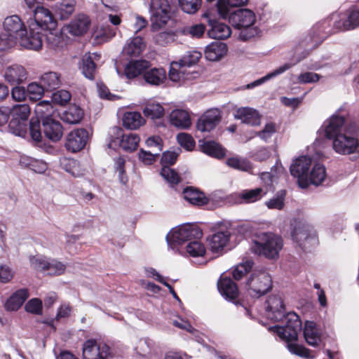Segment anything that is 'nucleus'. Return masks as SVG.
Instances as JSON below:
<instances>
[{
    "instance_id": "obj_16",
    "label": "nucleus",
    "mask_w": 359,
    "mask_h": 359,
    "mask_svg": "<svg viewBox=\"0 0 359 359\" xmlns=\"http://www.w3.org/2000/svg\"><path fill=\"white\" fill-rule=\"evenodd\" d=\"M41 128L44 136L52 142L59 141L63 135V127L60 122L52 116L43 117L41 121Z\"/></svg>"
},
{
    "instance_id": "obj_20",
    "label": "nucleus",
    "mask_w": 359,
    "mask_h": 359,
    "mask_svg": "<svg viewBox=\"0 0 359 359\" xmlns=\"http://www.w3.org/2000/svg\"><path fill=\"white\" fill-rule=\"evenodd\" d=\"M266 303V313L269 318L279 321L285 317V308L280 296H270Z\"/></svg>"
},
{
    "instance_id": "obj_10",
    "label": "nucleus",
    "mask_w": 359,
    "mask_h": 359,
    "mask_svg": "<svg viewBox=\"0 0 359 359\" xmlns=\"http://www.w3.org/2000/svg\"><path fill=\"white\" fill-rule=\"evenodd\" d=\"M311 165V158L305 156H300L291 165L290 171L294 177L297 178L300 187L305 189L309 186L308 172Z\"/></svg>"
},
{
    "instance_id": "obj_13",
    "label": "nucleus",
    "mask_w": 359,
    "mask_h": 359,
    "mask_svg": "<svg viewBox=\"0 0 359 359\" xmlns=\"http://www.w3.org/2000/svg\"><path fill=\"white\" fill-rule=\"evenodd\" d=\"M203 17L207 18L210 29L208 35L210 38L224 40L228 39L231 34V29L229 25L216 20L212 13L207 11Z\"/></svg>"
},
{
    "instance_id": "obj_43",
    "label": "nucleus",
    "mask_w": 359,
    "mask_h": 359,
    "mask_svg": "<svg viewBox=\"0 0 359 359\" xmlns=\"http://www.w3.org/2000/svg\"><path fill=\"white\" fill-rule=\"evenodd\" d=\"M140 140V137L135 133H124L121 137L120 147L126 151L132 152L137 149Z\"/></svg>"
},
{
    "instance_id": "obj_60",
    "label": "nucleus",
    "mask_w": 359,
    "mask_h": 359,
    "mask_svg": "<svg viewBox=\"0 0 359 359\" xmlns=\"http://www.w3.org/2000/svg\"><path fill=\"white\" fill-rule=\"evenodd\" d=\"M126 160L123 157L119 156L115 159L114 168L116 172H118V177L120 182L126 184L128 182V177L126 173Z\"/></svg>"
},
{
    "instance_id": "obj_23",
    "label": "nucleus",
    "mask_w": 359,
    "mask_h": 359,
    "mask_svg": "<svg viewBox=\"0 0 359 359\" xmlns=\"http://www.w3.org/2000/svg\"><path fill=\"white\" fill-rule=\"evenodd\" d=\"M166 72L163 67H151V65L145 70L143 74L144 81L150 85L158 86L165 81Z\"/></svg>"
},
{
    "instance_id": "obj_15",
    "label": "nucleus",
    "mask_w": 359,
    "mask_h": 359,
    "mask_svg": "<svg viewBox=\"0 0 359 359\" xmlns=\"http://www.w3.org/2000/svg\"><path fill=\"white\" fill-rule=\"evenodd\" d=\"M151 20L158 26L165 25L170 19V5L168 0H151Z\"/></svg>"
},
{
    "instance_id": "obj_24",
    "label": "nucleus",
    "mask_w": 359,
    "mask_h": 359,
    "mask_svg": "<svg viewBox=\"0 0 359 359\" xmlns=\"http://www.w3.org/2000/svg\"><path fill=\"white\" fill-rule=\"evenodd\" d=\"M200 147L203 153L217 159L225 157L226 149L221 144L214 140L200 141Z\"/></svg>"
},
{
    "instance_id": "obj_56",
    "label": "nucleus",
    "mask_w": 359,
    "mask_h": 359,
    "mask_svg": "<svg viewBox=\"0 0 359 359\" xmlns=\"http://www.w3.org/2000/svg\"><path fill=\"white\" fill-rule=\"evenodd\" d=\"M205 30V25L200 23L185 27L183 29V34L193 38H200L204 34Z\"/></svg>"
},
{
    "instance_id": "obj_50",
    "label": "nucleus",
    "mask_w": 359,
    "mask_h": 359,
    "mask_svg": "<svg viewBox=\"0 0 359 359\" xmlns=\"http://www.w3.org/2000/svg\"><path fill=\"white\" fill-rule=\"evenodd\" d=\"M11 111L10 116H11V117L28 121L31 109L27 104H16L11 109Z\"/></svg>"
},
{
    "instance_id": "obj_22",
    "label": "nucleus",
    "mask_w": 359,
    "mask_h": 359,
    "mask_svg": "<svg viewBox=\"0 0 359 359\" xmlns=\"http://www.w3.org/2000/svg\"><path fill=\"white\" fill-rule=\"evenodd\" d=\"M235 118L252 126H259L261 123L260 114L257 110L250 107L238 108L236 111Z\"/></svg>"
},
{
    "instance_id": "obj_2",
    "label": "nucleus",
    "mask_w": 359,
    "mask_h": 359,
    "mask_svg": "<svg viewBox=\"0 0 359 359\" xmlns=\"http://www.w3.org/2000/svg\"><path fill=\"white\" fill-rule=\"evenodd\" d=\"M358 26H359V8L353 6L348 11L347 20L335 21L332 23V18H327L318 22L313 28L312 39L318 46L332 34L352 29Z\"/></svg>"
},
{
    "instance_id": "obj_28",
    "label": "nucleus",
    "mask_w": 359,
    "mask_h": 359,
    "mask_svg": "<svg viewBox=\"0 0 359 359\" xmlns=\"http://www.w3.org/2000/svg\"><path fill=\"white\" fill-rule=\"evenodd\" d=\"M90 24L89 18L84 14L78 15L68 25L69 32L74 36L86 33Z\"/></svg>"
},
{
    "instance_id": "obj_63",
    "label": "nucleus",
    "mask_w": 359,
    "mask_h": 359,
    "mask_svg": "<svg viewBox=\"0 0 359 359\" xmlns=\"http://www.w3.org/2000/svg\"><path fill=\"white\" fill-rule=\"evenodd\" d=\"M71 94L66 90H60L52 94L51 98L53 102L64 105L66 104L71 99Z\"/></svg>"
},
{
    "instance_id": "obj_55",
    "label": "nucleus",
    "mask_w": 359,
    "mask_h": 359,
    "mask_svg": "<svg viewBox=\"0 0 359 359\" xmlns=\"http://www.w3.org/2000/svg\"><path fill=\"white\" fill-rule=\"evenodd\" d=\"M182 10L189 14L196 13L201 6V0H178Z\"/></svg>"
},
{
    "instance_id": "obj_42",
    "label": "nucleus",
    "mask_w": 359,
    "mask_h": 359,
    "mask_svg": "<svg viewBox=\"0 0 359 359\" xmlns=\"http://www.w3.org/2000/svg\"><path fill=\"white\" fill-rule=\"evenodd\" d=\"M97 65L93 61L90 54H86L83 56L80 69L83 74L90 80L95 79V74Z\"/></svg>"
},
{
    "instance_id": "obj_9",
    "label": "nucleus",
    "mask_w": 359,
    "mask_h": 359,
    "mask_svg": "<svg viewBox=\"0 0 359 359\" xmlns=\"http://www.w3.org/2000/svg\"><path fill=\"white\" fill-rule=\"evenodd\" d=\"M284 318L286 320L285 326H274L272 329L282 339L287 341L296 340L302 327L299 317L295 313H289Z\"/></svg>"
},
{
    "instance_id": "obj_33",
    "label": "nucleus",
    "mask_w": 359,
    "mask_h": 359,
    "mask_svg": "<svg viewBox=\"0 0 359 359\" xmlns=\"http://www.w3.org/2000/svg\"><path fill=\"white\" fill-rule=\"evenodd\" d=\"M304 337L309 345L313 347L318 346L321 340V334L315 323L312 321H306L305 323Z\"/></svg>"
},
{
    "instance_id": "obj_4",
    "label": "nucleus",
    "mask_w": 359,
    "mask_h": 359,
    "mask_svg": "<svg viewBox=\"0 0 359 359\" xmlns=\"http://www.w3.org/2000/svg\"><path fill=\"white\" fill-rule=\"evenodd\" d=\"M227 18L232 27L241 29L239 39L243 41L257 34V29L252 27L256 21L255 14L246 8H238L231 11Z\"/></svg>"
},
{
    "instance_id": "obj_58",
    "label": "nucleus",
    "mask_w": 359,
    "mask_h": 359,
    "mask_svg": "<svg viewBox=\"0 0 359 359\" xmlns=\"http://www.w3.org/2000/svg\"><path fill=\"white\" fill-rule=\"evenodd\" d=\"M286 194L285 190H281L278 192L277 196L271 198L266 203V206L269 209L282 210L284 207V201Z\"/></svg>"
},
{
    "instance_id": "obj_3",
    "label": "nucleus",
    "mask_w": 359,
    "mask_h": 359,
    "mask_svg": "<svg viewBox=\"0 0 359 359\" xmlns=\"http://www.w3.org/2000/svg\"><path fill=\"white\" fill-rule=\"evenodd\" d=\"M253 251L269 259H276L283 247L282 237L272 232H262L256 235Z\"/></svg>"
},
{
    "instance_id": "obj_38",
    "label": "nucleus",
    "mask_w": 359,
    "mask_h": 359,
    "mask_svg": "<svg viewBox=\"0 0 359 359\" xmlns=\"http://www.w3.org/2000/svg\"><path fill=\"white\" fill-rule=\"evenodd\" d=\"M230 233L228 231H218L214 233L210 241V247L213 252L223 250L230 239Z\"/></svg>"
},
{
    "instance_id": "obj_30",
    "label": "nucleus",
    "mask_w": 359,
    "mask_h": 359,
    "mask_svg": "<svg viewBox=\"0 0 359 359\" xmlns=\"http://www.w3.org/2000/svg\"><path fill=\"white\" fill-rule=\"evenodd\" d=\"M32 266L39 269H65L66 266L55 259L50 261L42 255H35L30 258Z\"/></svg>"
},
{
    "instance_id": "obj_64",
    "label": "nucleus",
    "mask_w": 359,
    "mask_h": 359,
    "mask_svg": "<svg viewBox=\"0 0 359 359\" xmlns=\"http://www.w3.org/2000/svg\"><path fill=\"white\" fill-rule=\"evenodd\" d=\"M25 310L31 313L36 315L42 314V302L38 298H33L30 299L25 304Z\"/></svg>"
},
{
    "instance_id": "obj_61",
    "label": "nucleus",
    "mask_w": 359,
    "mask_h": 359,
    "mask_svg": "<svg viewBox=\"0 0 359 359\" xmlns=\"http://www.w3.org/2000/svg\"><path fill=\"white\" fill-rule=\"evenodd\" d=\"M19 40L7 33L0 34V51H4L17 44Z\"/></svg>"
},
{
    "instance_id": "obj_18",
    "label": "nucleus",
    "mask_w": 359,
    "mask_h": 359,
    "mask_svg": "<svg viewBox=\"0 0 359 359\" xmlns=\"http://www.w3.org/2000/svg\"><path fill=\"white\" fill-rule=\"evenodd\" d=\"M109 347L105 344L99 345L93 339L86 341L83 346L84 359H107Z\"/></svg>"
},
{
    "instance_id": "obj_6",
    "label": "nucleus",
    "mask_w": 359,
    "mask_h": 359,
    "mask_svg": "<svg viewBox=\"0 0 359 359\" xmlns=\"http://www.w3.org/2000/svg\"><path fill=\"white\" fill-rule=\"evenodd\" d=\"M203 236L202 230L196 224H187L179 227L170 236H166L168 244L172 248L186 241L199 240Z\"/></svg>"
},
{
    "instance_id": "obj_40",
    "label": "nucleus",
    "mask_w": 359,
    "mask_h": 359,
    "mask_svg": "<svg viewBox=\"0 0 359 359\" xmlns=\"http://www.w3.org/2000/svg\"><path fill=\"white\" fill-rule=\"evenodd\" d=\"M144 122V118L137 111L126 112L123 118V126L130 130L139 128Z\"/></svg>"
},
{
    "instance_id": "obj_48",
    "label": "nucleus",
    "mask_w": 359,
    "mask_h": 359,
    "mask_svg": "<svg viewBox=\"0 0 359 359\" xmlns=\"http://www.w3.org/2000/svg\"><path fill=\"white\" fill-rule=\"evenodd\" d=\"M144 115L151 119L162 118L165 114V110L162 105L158 103H151L147 104L144 110Z\"/></svg>"
},
{
    "instance_id": "obj_32",
    "label": "nucleus",
    "mask_w": 359,
    "mask_h": 359,
    "mask_svg": "<svg viewBox=\"0 0 359 359\" xmlns=\"http://www.w3.org/2000/svg\"><path fill=\"white\" fill-rule=\"evenodd\" d=\"M26 69L21 65H14L8 67L5 72V79L11 85L20 84L27 79Z\"/></svg>"
},
{
    "instance_id": "obj_14",
    "label": "nucleus",
    "mask_w": 359,
    "mask_h": 359,
    "mask_svg": "<svg viewBox=\"0 0 359 359\" xmlns=\"http://www.w3.org/2000/svg\"><path fill=\"white\" fill-rule=\"evenodd\" d=\"M89 138L88 132L85 128L75 129L71 131L66 137L65 147L72 153L82 150L86 145Z\"/></svg>"
},
{
    "instance_id": "obj_19",
    "label": "nucleus",
    "mask_w": 359,
    "mask_h": 359,
    "mask_svg": "<svg viewBox=\"0 0 359 359\" xmlns=\"http://www.w3.org/2000/svg\"><path fill=\"white\" fill-rule=\"evenodd\" d=\"M346 119L343 116L333 114L328 120L324 123L325 136L329 140H334L341 133L344 126Z\"/></svg>"
},
{
    "instance_id": "obj_62",
    "label": "nucleus",
    "mask_w": 359,
    "mask_h": 359,
    "mask_svg": "<svg viewBox=\"0 0 359 359\" xmlns=\"http://www.w3.org/2000/svg\"><path fill=\"white\" fill-rule=\"evenodd\" d=\"M277 132V126L274 122L267 123L264 128L257 133V136L262 140L267 141Z\"/></svg>"
},
{
    "instance_id": "obj_12",
    "label": "nucleus",
    "mask_w": 359,
    "mask_h": 359,
    "mask_svg": "<svg viewBox=\"0 0 359 359\" xmlns=\"http://www.w3.org/2000/svg\"><path fill=\"white\" fill-rule=\"evenodd\" d=\"M221 111L217 109H210L205 111L197 120L196 128L201 133H210L220 123Z\"/></svg>"
},
{
    "instance_id": "obj_35",
    "label": "nucleus",
    "mask_w": 359,
    "mask_h": 359,
    "mask_svg": "<svg viewBox=\"0 0 359 359\" xmlns=\"http://www.w3.org/2000/svg\"><path fill=\"white\" fill-rule=\"evenodd\" d=\"M218 289L226 299H234L238 296V289L236 284L229 278L221 276L218 283Z\"/></svg>"
},
{
    "instance_id": "obj_49",
    "label": "nucleus",
    "mask_w": 359,
    "mask_h": 359,
    "mask_svg": "<svg viewBox=\"0 0 359 359\" xmlns=\"http://www.w3.org/2000/svg\"><path fill=\"white\" fill-rule=\"evenodd\" d=\"M60 164L62 169L72 175L74 177L79 175V163L78 161L71 158L63 157L60 159Z\"/></svg>"
},
{
    "instance_id": "obj_46",
    "label": "nucleus",
    "mask_w": 359,
    "mask_h": 359,
    "mask_svg": "<svg viewBox=\"0 0 359 359\" xmlns=\"http://www.w3.org/2000/svg\"><path fill=\"white\" fill-rule=\"evenodd\" d=\"M9 130L15 135L24 137L27 130V121L11 117L8 123Z\"/></svg>"
},
{
    "instance_id": "obj_51",
    "label": "nucleus",
    "mask_w": 359,
    "mask_h": 359,
    "mask_svg": "<svg viewBox=\"0 0 359 359\" xmlns=\"http://www.w3.org/2000/svg\"><path fill=\"white\" fill-rule=\"evenodd\" d=\"M161 175L170 184L172 185L178 184L182 179L175 170L169 166L164 165L161 170Z\"/></svg>"
},
{
    "instance_id": "obj_7",
    "label": "nucleus",
    "mask_w": 359,
    "mask_h": 359,
    "mask_svg": "<svg viewBox=\"0 0 359 359\" xmlns=\"http://www.w3.org/2000/svg\"><path fill=\"white\" fill-rule=\"evenodd\" d=\"M36 118L32 117L29 121V133L32 140L36 142L42 140V132L41 121L46 116H53L54 109L52 104L48 101H41L35 107Z\"/></svg>"
},
{
    "instance_id": "obj_34",
    "label": "nucleus",
    "mask_w": 359,
    "mask_h": 359,
    "mask_svg": "<svg viewBox=\"0 0 359 359\" xmlns=\"http://www.w3.org/2000/svg\"><path fill=\"white\" fill-rule=\"evenodd\" d=\"M170 123L180 129H187L191 125L189 113L184 109H174L170 114Z\"/></svg>"
},
{
    "instance_id": "obj_36",
    "label": "nucleus",
    "mask_w": 359,
    "mask_h": 359,
    "mask_svg": "<svg viewBox=\"0 0 359 359\" xmlns=\"http://www.w3.org/2000/svg\"><path fill=\"white\" fill-rule=\"evenodd\" d=\"M40 82L46 92H51L59 88L62 83L60 74L55 72L44 73L40 77Z\"/></svg>"
},
{
    "instance_id": "obj_11",
    "label": "nucleus",
    "mask_w": 359,
    "mask_h": 359,
    "mask_svg": "<svg viewBox=\"0 0 359 359\" xmlns=\"http://www.w3.org/2000/svg\"><path fill=\"white\" fill-rule=\"evenodd\" d=\"M334 150L341 155H348L359 151V140L345 132L333 140Z\"/></svg>"
},
{
    "instance_id": "obj_44",
    "label": "nucleus",
    "mask_w": 359,
    "mask_h": 359,
    "mask_svg": "<svg viewBox=\"0 0 359 359\" xmlns=\"http://www.w3.org/2000/svg\"><path fill=\"white\" fill-rule=\"evenodd\" d=\"M263 194L264 190L261 187L250 190L247 189L238 194V199L241 200V202L250 203L260 200Z\"/></svg>"
},
{
    "instance_id": "obj_59",
    "label": "nucleus",
    "mask_w": 359,
    "mask_h": 359,
    "mask_svg": "<svg viewBox=\"0 0 359 359\" xmlns=\"http://www.w3.org/2000/svg\"><path fill=\"white\" fill-rule=\"evenodd\" d=\"M287 348L290 351V352L300 357L309 359H312L314 358V356L311 354L310 350L304 347V346L293 343H289L287 344Z\"/></svg>"
},
{
    "instance_id": "obj_8",
    "label": "nucleus",
    "mask_w": 359,
    "mask_h": 359,
    "mask_svg": "<svg viewBox=\"0 0 359 359\" xmlns=\"http://www.w3.org/2000/svg\"><path fill=\"white\" fill-rule=\"evenodd\" d=\"M246 284L250 294L253 297L265 294L272 287L271 278L265 271H255L248 278Z\"/></svg>"
},
{
    "instance_id": "obj_57",
    "label": "nucleus",
    "mask_w": 359,
    "mask_h": 359,
    "mask_svg": "<svg viewBox=\"0 0 359 359\" xmlns=\"http://www.w3.org/2000/svg\"><path fill=\"white\" fill-rule=\"evenodd\" d=\"M177 140L179 144L187 151L193 150L196 145V142L193 137L188 133H179L177 135Z\"/></svg>"
},
{
    "instance_id": "obj_45",
    "label": "nucleus",
    "mask_w": 359,
    "mask_h": 359,
    "mask_svg": "<svg viewBox=\"0 0 359 359\" xmlns=\"http://www.w3.org/2000/svg\"><path fill=\"white\" fill-rule=\"evenodd\" d=\"M201 53L197 50H191L187 52L179 62H175V64L177 67H192L196 65L199 60L201 58Z\"/></svg>"
},
{
    "instance_id": "obj_41",
    "label": "nucleus",
    "mask_w": 359,
    "mask_h": 359,
    "mask_svg": "<svg viewBox=\"0 0 359 359\" xmlns=\"http://www.w3.org/2000/svg\"><path fill=\"white\" fill-rule=\"evenodd\" d=\"M327 176L326 169L325 166L320 163H316L309 175H308L309 182L310 184L318 186L323 183Z\"/></svg>"
},
{
    "instance_id": "obj_17",
    "label": "nucleus",
    "mask_w": 359,
    "mask_h": 359,
    "mask_svg": "<svg viewBox=\"0 0 359 359\" xmlns=\"http://www.w3.org/2000/svg\"><path fill=\"white\" fill-rule=\"evenodd\" d=\"M36 25L43 30H55L57 21L52 13L43 6H36L34 11Z\"/></svg>"
},
{
    "instance_id": "obj_25",
    "label": "nucleus",
    "mask_w": 359,
    "mask_h": 359,
    "mask_svg": "<svg viewBox=\"0 0 359 359\" xmlns=\"http://www.w3.org/2000/svg\"><path fill=\"white\" fill-rule=\"evenodd\" d=\"M182 194L184 198L194 205L202 206L208 204L209 201L203 191L194 187H185Z\"/></svg>"
},
{
    "instance_id": "obj_1",
    "label": "nucleus",
    "mask_w": 359,
    "mask_h": 359,
    "mask_svg": "<svg viewBox=\"0 0 359 359\" xmlns=\"http://www.w3.org/2000/svg\"><path fill=\"white\" fill-rule=\"evenodd\" d=\"M4 30L19 40L20 45L27 49L39 50L43 46L42 34L40 32H35L29 25L27 31L25 22L18 15H12L6 17L3 23Z\"/></svg>"
},
{
    "instance_id": "obj_52",
    "label": "nucleus",
    "mask_w": 359,
    "mask_h": 359,
    "mask_svg": "<svg viewBox=\"0 0 359 359\" xmlns=\"http://www.w3.org/2000/svg\"><path fill=\"white\" fill-rule=\"evenodd\" d=\"M27 90L29 99L32 100H40L44 93L46 92L40 81L39 83L32 82L29 83Z\"/></svg>"
},
{
    "instance_id": "obj_37",
    "label": "nucleus",
    "mask_w": 359,
    "mask_h": 359,
    "mask_svg": "<svg viewBox=\"0 0 359 359\" xmlns=\"http://www.w3.org/2000/svg\"><path fill=\"white\" fill-rule=\"evenodd\" d=\"M249 0H218L217 11L220 18L226 19L231 9L233 7H240L248 4Z\"/></svg>"
},
{
    "instance_id": "obj_26",
    "label": "nucleus",
    "mask_w": 359,
    "mask_h": 359,
    "mask_svg": "<svg viewBox=\"0 0 359 359\" xmlns=\"http://www.w3.org/2000/svg\"><path fill=\"white\" fill-rule=\"evenodd\" d=\"M146 43L141 36H135L128 41L122 53L128 57H139L145 49Z\"/></svg>"
},
{
    "instance_id": "obj_53",
    "label": "nucleus",
    "mask_w": 359,
    "mask_h": 359,
    "mask_svg": "<svg viewBox=\"0 0 359 359\" xmlns=\"http://www.w3.org/2000/svg\"><path fill=\"white\" fill-rule=\"evenodd\" d=\"M226 163L229 167L238 170L248 171L251 168L249 161L245 159H241L237 156L228 158Z\"/></svg>"
},
{
    "instance_id": "obj_29",
    "label": "nucleus",
    "mask_w": 359,
    "mask_h": 359,
    "mask_svg": "<svg viewBox=\"0 0 359 359\" xmlns=\"http://www.w3.org/2000/svg\"><path fill=\"white\" fill-rule=\"evenodd\" d=\"M84 111L82 108L76 104H71L60 114V118L69 124L79 123L83 118Z\"/></svg>"
},
{
    "instance_id": "obj_21",
    "label": "nucleus",
    "mask_w": 359,
    "mask_h": 359,
    "mask_svg": "<svg viewBox=\"0 0 359 359\" xmlns=\"http://www.w3.org/2000/svg\"><path fill=\"white\" fill-rule=\"evenodd\" d=\"M151 66V62L147 60H130L124 67V74L128 79H133L142 76L145 70Z\"/></svg>"
},
{
    "instance_id": "obj_47",
    "label": "nucleus",
    "mask_w": 359,
    "mask_h": 359,
    "mask_svg": "<svg viewBox=\"0 0 359 359\" xmlns=\"http://www.w3.org/2000/svg\"><path fill=\"white\" fill-rule=\"evenodd\" d=\"M292 64H290V63H285L284 64L283 66H280L278 68H277L276 69H275L274 71H273L272 72L268 74L267 75H266L265 76L258 79V80H256L254 82L250 83V84H248L247 85V88H254L257 86H259L262 83H263L264 82L266 81L267 80L274 77V76H276L279 74H283V72H285V71L288 70L289 69H290L292 67Z\"/></svg>"
},
{
    "instance_id": "obj_27",
    "label": "nucleus",
    "mask_w": 359,
    "mask_h": 359,
    "mask_svg": "<svg viewBox=\"0 0 359 359\" xmlns=\"http://www.w3.org/2000/svg\"><path fill=\"white\" fill-rule=\"evenodd\" d=\"M228 51L226 43L220 41L212 42L205 50V57L209 61L220 60Z\"/></svg>"
},
{
    "instance_id": "obj_5",
    "label": "nucleus",
    "mask_w": 359,
    "mask_h": 359,
    "mask_svg": "<svg viewBox=\"0 0 359 359\" xmlns=\"http://www.w3.org/2000/svg\"><path fill=\"white\" fill-rule=\"evenodd\" d=\"M292 240L304 252H311L318 244V236L313 228L306 223L298 222L291 233Z\"/></svg>"
},
{
    "instance_id": "obj_39",
    "label": "nucleus",
    "mask_w": 359,
    "mask_h": 359,
    "mask_svg": "<svg viewBox=\"0 0 359 359\" xmlns=\"http://www.w3.org/2000/svg\"><path fill=\"white\" fill-rule=\"evenodd\" d=\"M75 6V0H62L61 2L57 3L54 6L55 15L60 20H66L74 13Z\"/></svg>"
},
{
    "instance_id": "obj_54",
    "label": "nucleus",
    "mask_w": 359,
    "mask_h": 359,
    "mask_svg": "<svg viewBox=\"0 0 359 359\" xmlns=\"http://www.w3.org/2000/svg\"><path fill=\"white\" fill-rule=\"evenodd\" d=\"M187 253L191 257H201L205 253V248L198 240H194L189 243L186 247Z\"/></svg>"
},
{
    "instance_id": "obj_31",
    "label": "nucleus",
    "mask_w": 359,
    "mask_h": 359,
    "mask_svg": "<svg viewBox=\"0 0 359 359\" xmlns=\"http://www.w3.org/2000/svg\"><path fill=\"white\" fill-rule=\"evenodd\" d=\"M27 289L22 288L15 292L6 301L5 309L13 311L18 310L29 297Z\"/></svg>"
}]
</instances>
